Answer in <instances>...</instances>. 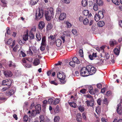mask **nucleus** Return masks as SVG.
Masks as SVG:
<instances>
[{"instance_id": "f257e3e1", "label": "nucleus", "mask_w": 122, "mask_h": 122, "mask_svg": "<svg viewBox=\"0 0 122 122\" xmlns=\"http://www.w3.org/2000/svg\"><path fill=\"white\" fill-rule=\"evenodd\" d=\"M96 71L95 68L91 65H88L81 68L80 74L82 76H86L93 74Z\"/></svg>"}, {"instance_id": "f03ea898", "label": "nucleus", "mask_w": 122, "mask_h": 122, "mask_svg": "<svg viewBox=\"0 0 122 122\" xmlns=\"http://www.w3.org/2000/svg\"><path fill=\"white\" fill-rule=\"evenodd\" d=\"M44 10L42 9L39 8L38 13L36 12L35 14V19L36 20H38L40 19L44 15Z\"/></svg>"}, {"instance_id": "7ed1b4c3", "label": "nucleus", "mask_w": 122, "mask_h": 122, "mask_svg": "<svg viewBox=\"0 0 122 122\" xmlns=\"http://www.w3.org/2000/svg\"><path fill=\"white\" fill-rule=\"evenodd\" d=\"M55 69L56 70V71L53 72L51 74L52 76H54L56 73L57 76H66L64 72L59 70L56 69Z\"/></svg>"}, {"instance_id": "20e7f679", "label": "nucleus", "mask_w": 122, "mask_h": 122, "mask_svg": "<svg viewBox=\"0 0 122 122\" xmlns=\"http://www.w3.org/2000/svg\"><path fill=\"white\" fill-rule=\"evenodd\" d=\"M13 80L10 79H6L2 81V85H6L10 87L11 85Z\"/></svg>"}, {"instance_id": "39448f33", "label": "nucleus", "mask_w": 122, "mask_h": 122, "mask_svg": "<svg viewBox=\"0 0 122 122\" xmlns=\"http://www.w3.org/2000/svg\"><path fill=\"white\" fill-rule=\"evenodd\" d=\"M62 63V62L59 61L58 63L55 64V65L56 66L52 69V71H56V70H55V69H58V70H60L61 69V65Z\"/></svg>"}, {"instance_id": "423d86ee", "label": "nucleus", "mask_w": 122, "mask_h": 122, "mask_svg": "<svg viewBox=\"0 0 122 122\" xmlns=\"http://www.w3.org/2000/svg\"><path fill=\"white\" fill-rule=\"evenodd\" d=\"M45 23L44 22L42 21H40L38 25V29L40 30H42L45 26Z\"/></svg>"}, {"instance_id": "0eeeda50", "label": "nucleus", "mask_w": 122, "mask_h": 122, "mask_svg": "<svg viewBox=\"0 0 122 122\" xmlns=\"http://www.w3.org/2000/svg\"><path fill=\"white\" fill-rule=\"evenodd\" d=\"M45 16L46 19L48 21H49L51 20V17L52 16L51 15L49 11H46L45 12Z\"/></svg>"}, {"instance_id": "6e6552de", "label": "nucleus", "mask_w": 122, "mask_h": 122, "mask_svg": "<svg viewBox=\"0 0 122 122\" xmlns=\"http://www.w3.org/2000/svg\"><path fill=\"white\" fill-rule=\"evenodd\" d=\"M83 13L84 15L87 16L89 18H91L92 16L91 13H89V11L87 10H85L83 11Z\"/></svg>"}, {"instance_id": "1a4fd4ad", "label": "nucleus", "mask_w": 122, "mask_h": 122, "mask_svg": "<svg viewBox=\"0 0 122 122\" xmlns=\"http://www.w3.org/2000/svg\"><path fill=\"white\" fill-rule=\"evenodd\" d=\"M39 113H37V111L36 110H33L32 111L31 113L30 111H29L28 113V114L29 116L30 117L34 116L36 115V114Z\"/></svg>"}, {"instance_id": "9d476101", "label": "nucleus", "mask_w": 122, "mask_h": 122, "mask_svg": "<svg viewBox=\"0 0 122 122\" xmlns=\"http://www.w3.org/2000/svg\"><path fill=\"white\" fill-rule=\"evenodd\" d=\"M3 73L5 76H12V72L9 70L4 71Z\"/></svg>"}, {"instance_id": "9b49d317", "label": "nucleus", "mask_w": 122, "mask_h": 122, "mask_svg": "<svg viewBox=\"0 0 122 122\" xmlns=\"http://www.w3.org/2000/svg\"><path fill=\"white\" fill-rule=\"evenodd\" d=\"M117 111L119 114L121 115L122 114V107L120 104H119L118 105Z\"/></svg>"}, {"instance_id": "f8f14e48", "label": "nucleus", "mask_w": 122, "mask_h": 122, "mask_svg": "<svg viewBox=\"0 0 122 122\" xmlns=\"http://www.w3.org/2000/svg\"><path fill=\"white\" fill-rule=\"evenodd\" d=\"M61 83L62 84H64L66 83V80L65 77H57Z\"/></svg>"}, {"instance_id": "ddd939ff", "label": "nucleus", "mask_w": 122, "mask_h": 122, "mask_svg": "<svg viewBox=\"0 0 122 122\" xmlns=\"http://www.w3.org/2000/svg\"><path fill=\"white\" fill-rule=\"evenodd\" d=\"M66 16L65 13H62L60 15L59 19L61 20H63L66 18Z\"/></svg>"}, {"instance_id": "4468645a", "label": "nucleus", "mask_w": 122, "mask_h": 122, "mask_svg": "<svg viewBox=\"0 0 122 122\" xmlns=\"http://www.w3.org/2000/svg\"><path fill=\"white\" fill-rule=\"evenodd\" d=\"M86 103L88 106H90L92 107L94 105V102L92 100H87L86 102Z\"/></svg>"}, {"instance_id": "2eb2a0df", "label": "nucleus", "mask_w": 122, "mask_h": 122, "mask_svg": "<svg viewBox=\"0 0 122 122\" xmlns=\"http://www.w3.org/2000/svg\"><path fill=\"white\" fill-rule=\"evenodd\" d=\"M110 45L112 47L117 44V42L114 40L110 41L109 42Z\"/></svg>"}, {"instance_id": "dca6fc26", "label": "nucleus", "mask_w": 122, "mask_h": 122, "mask_svg": "<svg viewBox=\"0 0 122 122\" xmlns=\"http://www.w3.org/2000/svg\"><path fill=\"white\" fill-rule=\"evenodd\" d=\"M62 43L61 40L60 39H57L56 41V45L58 47L60 46Z\"/></svg>"}, {"instance_id": "f3484780", "label": "nucleus", "mask_w": 122, "mask_h": 122, "mask_svg": "<svg viewBox=\"0 0 122 122\" xmlns=\"http://www.w3.org/2000/svg\"><path fill=\"white\" fill-rule=\"evenodd\" d=\"M40 62L38 59L37 58L35 59L33 62V64L35 66H36L39 65Z\"/></svg>"}, {"instance_id": "a211bd4d", "label": "nucleus", "mask_w": 122, "mask_h": 122, "mask_svg": "<svg viewBox=\"0 0 122 122\" xmlns=\"http://www.w3.org/2000/svg\"><path fill=\"white\" fill-rule=\"evenodd\" d=\"M68 103L69 105L71 107L75 108L77 106V105L76 103L73 102H70L68 101Z\"/></svg>"}, {"instance_id": "6ab92c4d", "label": "nucleus", "mask_w": 122, "mask_h": 122, "mask_svg": "<svg viewBox=\"0 0 122 122\" xmlns=\"http://www.w3.org/2000/svg\"><path fill=\"white\" fill-rule=\"evenodd\" d=\"M88 91L91 94H95V93L93 92V89L92 86H88Z\"/></svg>"}, {"instance_id": "aec40b11", "label": "nucleus", "mask_w": 122, "mask_h": 122, "mask_svg": "<svg viewBox=\"0 0 122 122\" xmlns=\"http://www.w3.org/2000/svg\"><path fill=\"white\" fill-rule=\"evenodd\" d=\"M36 110L37 111V113H39L41 110V106L40 104L36 105L35 106Z\"/></svg>"}, {"instance_id": "412c9836", "label": "nucleus", "mask_w": 122, "mask_h": 122, "mask_svg": "<svg viewBox=\"0 0 122 122\" xmlns=\"http://www.w3.org/2000/svg\"><path fill=\"white\" fill-rule=\"evenodd\" d=\"M72 60L75 63L77 64H79L80 62L79 60L76 57H73L72 59Z\"/></svg>"}, {"instance_id": "4be33fe9", "label": "nucleus", "mask_w": 122, "mask_h": 122, "mask_svg": "<svg viewBox=\"0 0 122 122\" xmlns=\"http://www.w3.org/2000/svg\"><path fill=\"white\" fill-rule=\"evenodd\" d=\"M120 48H119V49L115 48L114 49L113 52L114 53L117 55H119L120 52Z\"/></svg>"}, {"instance_id": "5701e85b", "label": "nucleus", "mask_w": 122, "mask_h": 122, "mask_svg": "<svg viewBox=\"0 0 122 122\" xmlns=\"http://www.w3.org/2000/svg\"><path fill=\"white\" fill-rule=\"evenodd\" d=\"M52 27L53 26L51 23H48L46 26V30H49L51 29L52 28Z\"/></svg>"}, {"instance_id": "b1692460", "label": "nucleus", "mask_w": 122, "mask_h": 122, "mask_svg": "<svg viewBox=\"0 0 122 122\" xmlns=\"http://www.w3.org/2000/svg\"><path fill=\"white\" fill-rule=\"evenodd\" d=\"M97 56V53H93L92 54V55H89V57L91 60H93V57H96Z\"/></svg>"}, {"instance_id": "393cba45", "label": "nucleus", "mask_w": 122, "mask_h": 122, "mask_svg": "<svg viewBox=\"0 0 122 122\" xmlns=\"http://www.w3.org/2000/svg\"><path fill=\"white\" fill-rule=\"evenodd\" d=\"M76 119L79 122H80L81 120V115L80 113L78 114L76 116Z\"/></svg>"}, {"instance_id": "a878e982", "label": "nucleus", "mask_w": 122, "mask_h": 122, "mask_svg": "<svg viewBox=\"0 0 122 122\" xmlns=\"http://www.w3.org/2000/svg\"><path fill=\"white\" fill-rule=\"evenodd\" d=\"M105 25V23L103 21H100L99 22L97 23L98 26L99 27H102Z\"/></svg>"}, {"instance_id": "bb28decb", "label": "nucleus", "mask_w": 122, "mask_h": 122, "mask_svg": "<svg viewBox=\"0 0 122 122\" xmlns=\"http://www.w3.org/2000/svg\"><path fill=\"white\" fill-rule=\"evenodd\" d=\"M96 3L99 6H102L103 4V2L102 0H97Z\"/></svg>"}, {"instance_id": "cd10ccee", "label": "nucleus", "mask_w": 122, "mask_h": 122, "mask_svg": "<svg viewBox=\"0 0 122 122\" xmlns=\"http://www.w3.org/2000/svg\"><path fill=\"white\" fill-rule=\"evenodd\" d=\"M97 14L99 15V16L100 17L101 19H102L103 18L104 15L103 14V12L102 11H99Z\"/></svg>"}, {"instance_id": "c85d7f7f", "label": "nucleus", "mask_w": 122, "mask_h": 122, "mask_svg": "<svg viewBox=\"0 0 122 122\" xmlns=\"http://www.w3.org/2000/svg\"><path fill=\"white\" fill-rule=\"evenodd\" d=\"M46 44H41V46L40 47V50L41 51H44L45 48Z\"/></svg>"}, {"instance_id": "c756f323", "label": "nucleus", "mask_w": 122, "mask_h": 122, "mask_svg": "<svg viewBox=\"0 0 122 122\" xmlns=\"http://www.w3.org/2000/svg\"><path fill=\"white\" fill-rule=\"evenodd\" d=\"M81 4L83 6H86L87 4V0H82Z\"/></svg>"}, {"instance_id": "7c9ffc66", "label": "nucleus", "mask_w": 122, "mask_h": 122, "mask_svg": "<svg viewBox=\"0 0 122 122\" xmlns=\"http://www.w3.org/2000/svg\"><path fill=\"white\" fill-rule=\"evenodd\" d=\"M95 20L96 21H98L100 19H101L100 17L99 16V15H98L97 13L95 14Z\"/></svg>"}, {"instance_id": "2f4dec72", "label": "nucleus", "mask_w": 122, "mask_h": 122, "mask_svg": "<svg viewBox=\"0 0 122 122\" xmlns=\"http://www.w3.org/2000/svg\"><path fill=\"white\" fill-rule=\"evenodd\" d=\"M36 37L38 41H40L41 40V36L39 33H36Z\"/></svg>"}, {"instance_id": "473e14b6", "label": "nucleus", "mask_w": 122, "mask_h": 122, "mask_svg": "<svg viewBox=\"0 0 122 122\" xmlns=\"http://www.w3.org/2000/svg\"><path fill=\"white\" fill-rule=\"evenodd\" d=\"M39 1V0H31L30 4L32 5H35Z\"/></svg>"}, {"instance_id": "72a5a7b5", "label": "nucleus", "mask_w": 122, "mask_h": 122, "mask_svg": "<svg viewBox=\"0 0 122 122\" xmlns=\"http://www.w3.org/2000/svg\"><path fill=\"white\" fill-rule=\"evenodd\" d=\"M83 21V24L85 25L88 24L89 22V20L87 18H85Z\"/></svg>"}, {"instance_id": "f704fd0d", "label": "nucleus", "mask_w": 122, "mask_h": 122, "mask_svg": "<svg viewBox=\"0 0 122 122\" xmlns=\"http://www.w3.org/2000/svg\"><path fill=\"white\" fill-rule=\"evenodd\" d=\"M78 109L81 112H84L85 110L84 107L81 106H80L78 107Z\"/></svg>"}, {"instance_id": "c9c22d12", "label": "nucleus", "mask_w": 122, "mask_h": 122, "mask_svg": "<svg viewBox=\"0 0 122 122\" xmlns=\"http://www.w3.org/2000/svg\"><path fill=\"white\" fill-rule=\"evenodd\" d=\"M112 2L116 5H118L120 4L119 0H112Z\"/></svg>"}, {"instance_id": "e433bc0d", "label": "nucleus", "mask_w": 122, "mask_h": 122, "mask_svg": "<svg viewBox=\"0 0 122 122\" xmlns=\"http://www.w3.org/2000/svg\"><path fill=\"white\" fill-rule=\"evenodd\" d=\"M15 90H14L12 89L10 90L8 92V94L10 96L13 95L15 92Z\"/></svg>"}, {"instance_id": "4c0bfd02", "label": "nucleus", "mask_w": 122, "mask_h": 122, "mask_svg": "<svg viewBox=\"0 0 122 122\" xmlns=\"http://www.w3.org/2000/svg\"><path fill=\"white\" fill-rule=\"evenodd\" d=\"M28 33L24 35L23 36V39L25 41H26L28 40Z\"/></svg>"}, {"instance_id": "58836bf2", "label": "nucleus", "mask_w": 122, "mask_h": 122, "mask_svg": "<svg viewBox=\"0 0 122 122\" xmlns=\"http://www.w3.org/2000/svg\"><path fill=\"white\" fill-rule=\"evenodd\" d=\"M0 1L2 3V5L4 7H5L6 6V1L5 0H0Z\"/></svg>"}, {"instance_id": "ea45409f", "label": "nucleus", "mask_w": 122, "mask_h": 122, "mask_svg": "<svg viewBox=\"0 0 122 122\" xmlns=\"http://www.w3.org/2000/svg\"><path fill=\"white\" fill-rule=\"evenodd\" d=\"M60 119V117L58 116L55 117L54 119V122H58Z\"/></svg>"}, {"instance_id": "a19ab883", "label": "nucleus", "mask_w": 122, "mask_h": 122, "mask_svg": "<svg viewBox=\"0 0 122 122\" xmlns=\"http://www.w3.org/2000/svg\"><path fill=\"white\" fill-rule=\"evenodd\" d=\"M29 36L31 39H33L34 38V34L31 32H29Z\"/></svg>"}, {"instance_id": "79ce46f5", "label": "nucleus", "mask_w": 122, "mask_h": 122, "mask_svg": "<svg viewBox=\"0 0 122 122\" xmlns=\"http://www.w3.org/2000/svg\"><path fill=\"white\" fill-rule=\"evenodd\" d=\"M75 63L73 61H71L69 63V65L72 67H74L75 66Z\"/></svg>"}, {"instance_id": "37998d69", "label": "nucleus", "mask_w": 122, "mask_h": 122, "mask_svg": "<svg viewBox=\"0 0 122 122\" xmlns=\"http://www.w3.org/2000/svg\"><path fill=\"white\" fill-rule=\"evenodd\" d=\"M9 66L10 67H15V65L11 61H9Z\"/></svg>"}, {"instance_id": "c03bdc74", "label": "nucleus", "mask_w": 122, "mask_h": 122, "mask_svg": "<svg viewBox=\"0 0 122 122\" xmlns=\"http://www.w3.org/2000/svg\"><path fill=\"white\" fill-rule=\"evenodd\" d=\"M29 48L32 50L34 53H35L36 51V48L34 46H31L29 47Z\"/></svg>"}, {"instance_id": "a18cd8bd", "label": "nucleus", "mask_w": 122, "mask_h": 122, "mask_svg": "<svg viewBox=\"0 0 122 122\" xmlns=\"http://www.w3.org/2000/svg\"><path fill=\"white\" fill-rule=\"evenodd\" d=\"M93 8L94 10L95 11H97L98 9V6L96 3L94 4Z\"/></svg>"}, {"instance_id": "49530a36", "label": "nucleus", "mask_w": 122, "mask_h": 122, "mask_svg": "<svg viewBox=\"0 0 122 122\" xmlns=\"http://www.w3.org/2000/svg\"><path fill=\"white\" fill-rule=\"evenodd\" d=\"M60 102V100L58 99H55L54 102L53 104L54 105H56V104Z\"/></svg>"}, {"instance_id": "de8ad7c7", "label": "nucleus", "mask_w": 122, "mask_h": 122, "mask_svg": "<svg viewBox=\"0 0 122 122\" xmlns=\"http://www.w3.org/2000/svg\"><path fill=\"white\" fill-rule=\"evenodd\" d=\"M46 36H44L42 38V42L41 44H46Z\"/></svg>"}, {"instance_id": "09e8293b", "label": "nucleus", "mask_w": 122, "mask_h": 122, "mask_svg": "<svg viewBox=\"0 0 122 122\" xmlns=\"http://www.w3.org/2000/svg\"><path fill=\"white\" fill-rule=\"evenodd\" d=\"M72 32L73 34L75 35H77V31L75 29H73L72 30Z\"/></svg>"}, {"instance_id": "8fccbe9b", "label": "nucleus", "mask_w": 122, "mask_h": 122, "mask_svg": "<svg viewBox=\"0 0 122 122\" xmlns=\"http://www.w3.org/2000/svg\"><path fill=\"white\" fill-rule=\"evenodd\" d=\"M28 117L27 115H25L24 117L23 121L24 122H26L28 119Z\"/></svg>"}, {"instance_id": "3c124183", "label": "nucleus", "mask_w": 122, "mask_h": 122, "mask_svg": "<svg viewBox=\"0 0 122 122\" xmlns=\"http://www.w3.org/2000/svg\"><path fill=\"white\" fill-rule=\"evenodd\" d=\"M19 46L16 45L13 48V50L15 52H16L17 49L19 47Z\"/></svg>"}, {"instance_id": "603ef678", "label": "nucleus", "mask_w": 122, "mask_h": 122, "mask_svg": "<svg viewBox=\"0 0 122 122\" xmlns=\"http://www.w3.org/2000/svg\"><path fill=\"white\" fill-rule=\"evenodd\" d=\"M12 42V39H8L7 41L6 42V44L8 45H10Z\"/></svg>"}, {"instance_id": "864d4df0", "label": "nucleus", "mask_w": 122, "mask_h": 122, "mask_svg": "<svg viewBox=\"0 0 122 122\" xmlns=\"http://www.w3.org/2000/svg\"><path fill=\"white\" fill-rule=\"evenodd\" d=\"M59 107L58 106H57L54 110V112L55 113H57L59 112Z\"/></svg>"}, {"instance_id": "5fc2aeb1", "label": "nucleus", "mask_w": 122, "mask_h": 122, "mask_svg": "<svg viewBox=\"0 0 122 122\" xmlns=\"http://www.w3.org/2000/svg\"><path fill=\"white\" fill-rule=\"evenodd\" d=\"M101 111V109L99 107H97L96 108V111L97 113L98 114V113H99Z\"/></svg>"}, {"instance_id": "6e6d98bb", "label": "nucleus", "mask_w": 122, "mask_h": 122, "mask_svg": "<svg viewBox=\"0 0 122 122\" xmlns=\"http://www.w3.org/2000/svg\"><path fill=\"white\" fill-rule=\"evenodd\" d=\"M79 52L80 56L82 57H83V55L82 50H80L79 51Z\"/></svg>"}, {"instance_id": "4d7b16f0", "label": "nucleus", "mask_w": 122, "mask_h": 122, "mask_svg": "<svg viewBox=\"0 0 122 122\" xmlns=\"http://www.w3.org/2000/svg\"><path fill=\"white\" fill-rule=\"evenodd\" d=\"M102 102V99L101 98H99L97 101V102L99 105H100Z\"/></svg>"}, {"instance_id": "13d9d810", "label": "nucleus", "mask_w": 122, "mask_h": 122, "mask_svg": "<svg viewBox=\"0 0 122 122\" xmlns=\"http://www.w3.org/2000/svg\"><path fill=\"white\" fill-rule=\"evenodd\" d=\"M84 19V18L82 16H80L79 18V20L81 22H83Z\"/></svg>"}, {"instance_id": "bf43d9fd", "label": "nucleus", "mask_w": 122, "mask_h": 122, "mask_svg": "<svg viewBox=\"0 0 122 122\" xmlns=\"http://www.w3.org/2000/svg\"><path fill=\"white\" fill-rule=\"evenodd\" d=\"M49 13H50V14L52 16L54 15V10L53 8H51L50 9L49 11Z\"/></svg>"}, {"instance_id": "052dcab7", "label": "nucleus", "mask_w": 122, "mask_h": 122, "mask_svg": "<svg viewBox=\"0 0 122 122\" xmlns=\"http://www.w3.org/2000/svg\"><path fill=\"white\" fill-rule=\"evenodd\" d=\"M105 57L106 59H109L110 55H109L108 53L107 52L105 53Z\"/></svg>"}, {"instance_id": "680f3d73", "label": "nucleus", "mask_w": 122, "mask_h": 122, "mask_svg": "<svg viewBox=\"0 0 122 122\" xmlns=\"http://www.w3.org/2000/svg\"><path fill=\"white\" fill-rule=\"evenodd\" d=\"M10 28L9 27H7L6 29V33L8 34H10Z\"/></svg>"}, {"instance_id": "e2e57ef3", "label": "nucleus", "mask_w": 122, "mask_h": 122, "mask_svg": "<svg viewBox=\"0 0 122 122\" xmlns=\"http://www.w3.org/2000/svg\"><path fill=\"white\" fill-rule=\"evenodd\" d=\"M28 52V53L30 54V55H33V52L30 49V48H29V51H27V52Z\"/></svg>"}, {"instance_id": "0e129e2a", "label": "nucleus", "mask_w": 122, "mask_h": 122, "mask_svg": "<svg viewBox=\"0 0 122 122\" xmlns=\"http://www.w3.org/2000/svg\"><path fill=\"white\" fill-rule=\"evenodd\" d=\"M10 88V87H5L3 88L1 90V91L3 92L6 91L7 89H8Z\"/></svg>"}, {"instance_id": "69168bd1", "label": "nucleus", "mask_w": 122, "mask_h": 122, "mask_svg": "<svg viewBox=\"0 0 122 122\" xmlns=\"http://www.w3.org/2000/svg\"><path fill=\"white\" fill-rule=\"evenodd\" d=\"M113 122H122V119H120L118 120L117 119H115Z\"/></svg>"}, {"instance_id": "338daca9", "label": "nucleus", "mask_w": 122, "mask_h": 122, "mask_svg": "<svg viewBox=\"0 0 122 122\" xmlns=\"http://www.w3.org/2000/svg\"><path fill=\"white\" fill-rule=\"evenodd\" d=\"M97 87L99 89H101L102 87V85L100 83H98L97 85Z\"/></svg>"}, {"instance_id": "774afa93", "label": "nucleus", "mask_w": 122, "mask_h": 122, "mask_svg": "<svg viewBox=\"0 0 122 122\" xmlns=\"http://www.w3.org/2000/svg\"><path fill=\"white\" fill-rule=\"evenodd\" d=\"M101 121L102 122H107V120L104 117H102L101 119Z\"/></svg>"}]
</instances>
